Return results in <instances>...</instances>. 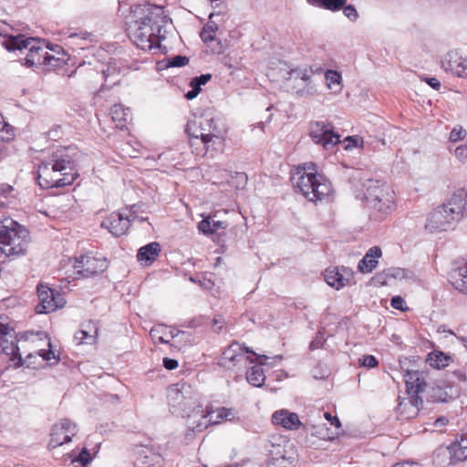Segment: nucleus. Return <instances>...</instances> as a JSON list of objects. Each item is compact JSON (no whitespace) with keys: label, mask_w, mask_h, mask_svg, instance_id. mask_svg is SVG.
Returning <instances> with one entry per match:
<instances>
[{"label":"nucleus","mask_w":467,"mask_h":467,"mask_svg":"<svg viewBox=\"0 0 467 467\" xmlns=\"http://www.w3.org/2000/svg\"><path fill=\"white\" fill-rule=\"evenodd\" d=\"M447 449L451 462L456 463L465 461L467 459V434L456 437Z\"/></svg>","instance_id":"25"},{"label":"nucleus","mask_w":467,"mask_h":467,"mask_svg":"<svg viewBox=\"0 0 467 467\" xmlns=\"http://www.w3.org/2000/svg\"><path fill=\"white\" fill-rule=\"evenodd\" d=\"M99 337L98 324L93 320L84 321L74 335L78 344H96Z\"/></svg>","instance_id":"21"},{"label":"nucleus","mask_w":467,"mask_h":467,"mask_svg":"<svg viewBox=\"0 0 467 467\" xmlns=\"http://www.w3.org/2000/svg\"><path fill=\"white\" fill-rule=\"evenodd\" d=\"M348 0H307V3L327 10L333 12L342 9L347 4Z\"/></svg>","instance_id":"33"},{"label":"nucleus","mask_w":467,"mask_h":467,"mask_svg":"<svg viewBox=\"0 0 467 467\" xmlns=\"http://www.w3.org/2000/svg\"><path fill=\"white\" fill-rule=\"evenodd\" d=\"M78 461L80 462L82 465H86L87 463H88L91 461L89 452L87 450H83L79 453Z\"/></svg>","instance_id":"54"},{"label":"nucleus","mask_w":467,"mask_h":467,"mask_svg":"<svg viewBox=\"0 0 467 467\" xmlns=\"http://www.w3.org/2000/svg\"><path fill=\"white\" fill-rule=\"evenodd\" d=\"M309 432H311L312 435L321 439V440H328L330 439V434H329V429L327 427H326L324 424L323 425H315V424H312V423H308V431Z\"/></svg>","instance_id":"37"},{"label":"nucleus","mask_w":467,"mask_h":467,"mask_svg":"<svg viewBox=\"0 0 467 467\" xmlns=\"http://www.w3.org/2000/svg\"><path fill=\"white\" fill-rule=\"evenodd\" d=\"M343 13L351 21H355L358 16L357 9L352 5H345V6L343 7Z\"/></svg>","instance_id":"48"},{"label":"nucleus","mask_w":467,"mask_h":467,"mask_svg":"<svg viewBox=\"0 0 467 467\" xmlns=\"http://www.w3.org/2000/svg\"><path fill=\"white\" fill-rule=\"evenodd\" d=\"M392 467H422L420 463L414 462H397Z\"/></svg>","instance_id":"58"},{"label":"nucleus","mask_w":467,"mask_h":467,"mask_svg":"<svg viewBox=\"0 0 467 467\" xmlns=\"http://www.w3.org/2000/svg\"><path fill=\"white\" fill-rule=\"evenodd\" d=\"M323 416L330 425L335 426L337 429L341 427V422L337 416H333L329 412H324Z\"/></svg>","instance_id":"51"},{"label":"nucleus","mask_w":467,"mask_h":467,"mask_svg":"<svg viewBox=\"0 0 467 467\" xmlns=\"http://www.w3.org/2000/svg\"><path fill=\"white\" fill-rule=\"evenodd\" d=\"M364 198L371 208L389 213L395 209V192L383 181L369 179L363 183Z\"/></svg>","instance_id":"6"},{"label":"nucleus","mask_w":467,"mask_h":467,"mask_svg":"<svg viewBox=\"0 0 467 467\" xmlns=\"http://www.w3.org/2000/svg\"><path fill=\"white\" fill-rule=\"evenodd\" d=\"M109 267L108 260L103 256H98L92 253L75 257L73 268L76 270V278H89L102 274Z\"/></svg>","instance_id":"8"},{"label":"nucleus","mask_w":467,"mask_h":467,"mask_svg":"<svg viewBox=\"0 0 467 467\" xmlns=\"http://www.w3.org/2000/svg\"><path fill=\"white\" fill-rule=\"evenodd\" d=\"M213 229H214V233L220 229H226L227 223L224 221H212Z\"/></svg>","instance_id":"57"},{"label":"nucleus","mask_w":467,"mask_h":467,"mask_svg":"<svg viewBox=\"0 0 467 467\" xmlns=\"http://www.w3.org/2000/svg\"><path fill=\"white\" fill-rule=\"evenodd\" d=\"M404 381L407 392L410 397H419V394L425 390L427 386L423 372L419 370H409L404 375Z\"/></svg>","instance_id":"20"},{"label":"nucleus","mask_w":467,"mask_h":467,"mask_svg":"<svg viewBox=\"0 0 467 467\" xmlns=\"http://www.w3.org/2000/svg\"><path fill=\"white\" fill-rule=\"evenodd\" d=\"M192 88V90L188 91L185 95V97L188 99H194L201 91V88H196L195 86H191Z\"/></svg>","instance_id":"59"},{"label":"nucleus","mask_w":467,"mask_h":467,"mask_svg":"<svg viewBox=\"0 0 467 467\" xmlns=\"http://www.w3.org/2000/svg\"><path fill=\"white\" fill-rule=\"evenodd\" d=\"M421 404L422 400L420 397L403 399L397 407V414L400 420L413 419L419 414Z\"/></svg>","instance_id":"22"},{"label":"nucleus","mask_w":467,"mask_h":467,"mask_svg":"<svg viewBox=\"0 0 467 467\" xmlns=\"http://www.w3.org/2000/svg\"><path fill=\"white\" fill-rule=\"evenodd\" d=\"M390 276L387 271L379 272L372 277V282L378 285H386Z\"/></svg>","instance_id":"43"},{"label":"nucleus","mask_w":467,"mask_h":467,"mask_svg":"<svg viewBox=\"0 0 467 467\" xmlns=\"http://www.w3.org/2000/svg\"><path fill=\"white\" fill-rule=\"evenodd\" d=\"M36 293L39 300V303L36 306L37 314L52 313L62 308L66 304L61 293L46 285L39 284L36 287Z\"/></svg>","instance_id":"9"},{"label":"nucleus","mask_w":467,"mask_h":467,"mask_svg":"<svg viewBox=\"0 0 467 467\" xmlns=\"http://www.w3.org/2000/svg\"><path fill=\"white\" fill-rule=\"evenodd\" d=\"M111 119L117 129L128 130L132 122V114L129 108L121 104H115L110 109Z\"/></svg>","instance_id":"26"},{"label":"nucleus","mask_w":467,"mask_h":467,"mask_svg":"<svg viewBox=\"0 0 467 467\" xmlns=\"http://www.w3.org/2000/svg\"><path fill=\"white\" fill-rule=\"evenodd\" d=\"M161 252V244L158 242H152L139 249L137 259L142 265L150 266L158 259Z\"/></svg>","instance_id":"27"},{"label":"nucleus","mask_w":467,"mask_h":467,"mask_svg":"<svg viewBox=\"0 0 467 467\" xmlns=\"http://www.w3.org/2000/svg\"><path fill=\"white\" fill-rule=\"evenodd\" d=\"M452 286L461 293L467 294V261L454 268L451 275Z\"/></svg>","instance_id":"29"},{"label":"nucleus","mask_w":467,"mask_h":467,"mask_svg":"<svg viewBox=\"0 0 467 467\" xmlns=\"http://www.w3.org/2000/svg\"><path fill=\"white\" fill-rule=\"evenodd\" d=\"M37 354L46 361H49L52 358H55V353L51 349H41L37 352Z\"/></svg>","instance_id":"55"},{"label":"nucleus","mask_w":467,"mask_h":467,"mask_svg":"<svg viewBox=\"0 0 467 467\" xmlns=\"http://www.w3.org/2000/svg\"><path fill=\"white\" fill-rule=\"evenodd\" d=\"M0 354L8 356L11 360L17 359L19 362L22 360L16 337L10 327L0 337Z\"/></svg>","instance_id":"19"},{"label":"nucleus","mask_w":467,"mask_h":467,"mask_svg":"<svg viewBox=\"0 0 467 467\" xmlns=\"http://www.w3.org/2000/svg\"><path fill=\"white\" fill-rule=\"evenodd\" d=\"M359 141L362 142V140L358 136H348L344 140L345 149L348 150L357 147Z\"/></svg>","instance_id":"50"},{"label":"nucleus","mask_w":467,"mask_h":467,"mask_svg":"<svg viewBox=\"0 0 467 467\" xmlns=\"http://www.w3.org/2000/svg\"><path fill=\"white\" fill-rule=\"evenodd\" d=\"M449 213L452 214L457 221L463 215L467 205V192L463 188L457 189L448 202L442 204Z\"/></svg>","instance_id":"17"},{"label":"nucleus","mask_w":467,"mask_h":467,"mask_svg":"<svg viewBox=\"0 0 467 467\" xmlns=\"http://www.w3.org/2000/svg\"><path fill=\"white\" fill-rule=\"evenodd\" d=\"M291 182L309 202L327 201L333 194L330 181L317 171L316 163L312 161L295 166L291 171Z\"/></svg>","instance_id":"2"},{"label":"nucleus","mask_w":467,"mask_h":467,"mask_svg":"<svg viewBox=\"0 0 467 467\" xmlns=\"http://www.w3.org/2000/svg\"><path fill=\"white\" fill-rule=\"evenodd\" d=\"M77 425L68 419H62L52 426L48 449H56L71 441L76 435Z\"/></svg>","instance_id":"10"},{"label":"nucleus","mask_w":467,"mask_h":467,"mask_svg":"<svg viewBox=\"0 0 467 467\" xmlns=\"http://www.w3.org/2000/svg\"><path fill=\"white\" fill-rule=\"evenodd\" d=\"M462 70L464 73L461 74V78H467V59L466 58H463Z\"/></svg>","instance_id":"61"},{"label":"nucleus","mask_w":467,"mask_h":467,"mask_svg":"<svg viewBox=\"0 0 467 467\" xmlns=\"http://www.w3.org/2000/svg\"><path fill=\"white\" fill-rule=\"evenodd\" d=\"M358 365L368 368H374L379 366L378 359L372 355H364L358 358Z\"/></svg>","instance_id":"42"},{"label":"nucleus","mask_w":467,"mask_h":467,"mask_svg":"<svg viewBox=\"0 0 467 467\" xmlns=\"http://www.w3.org/2000/svg\"><path fill=\"white\" fill-rule=\"evenodd\" d=\"M382 256V250L379 246H372L368 250L364 257L358 262V270L362 274H368L375 270L379 259Z\"/></svg>","instance_id":"23"},{"label":"nucleus","mask_w":467,"mask_h":467,"mask_svg":"<svg viewBox=\"0 0 467 467\" xmlns=\"http://www.w3.org/2000/svg\"><path fill=\"white\" fill-rule=\"evenodd\" d=\"M12 191H13V187L10 186V185H6V186L2 187L0 189V193L3 194V195H5V194L9 193Z\"/></svg>","instance_id":"62"},{"label":"nucleus","mask_w":467,"mask_h":467,"mask_svg":"<svg viewBox=\"0 0 467 467\" xmlns=\"http://www.w3.org/2000/svg\"><path fill=\"white\" fill-rule=\"evenodd\" d=\"M248 177L244 172L229 171L227 183L236 190L244 189L247 184Z\"/></svg>","instance_id":"34"},{"label":"nucleus","mask_w":467,"mask_h":467,"mask_svg":"<svg viewBox=\"0 0 467 467\" xmlns=\"http://www.w3.org/2000/svg\"><path fill=\"white\" fill-rule=\"evenodd\" d=\"M463 58L456 51H450L444 55L441 61V67L454 76L460 77L464 73L462 68Z\"/></svg>","instance_id":"28"},{"label":"nucleus","mask_w":467,"mask_h":467,"mask_svg":"<svg viewBox=\"0 0 467 467\" xmlns=\"http://www.w3.org/2000/svg\"><path fill=\"white\" fill-rule=\"evenodd\" d=\"M451 357L441 351L434 350L428 355L427 362L434 368L441 369L449 366Z\"/></svg>","instance_id":"30"},{"label":"nucleus","mask_w":467,"mask_h":467,"mask_svg":"<svg viewBox=\"0 0 467 467\" xmlns=\"http://www.w3.org/2000/svg\"><path fill=\"white\" fill-rule=\"evenodd\" d=\"M332 129L333 127L330 123L317 121L311 124L310 136L316 143H318V141H321L323 137Z\"/></svg>","instance_id":"31"},{"label":"nucleus","mask_w":467,"mask_h":467,"mask_svg":"<svg viewBox=\"0 0 467 467\" xmlns=\"http://www.w3.org/2000/svg\"><path fill=\"white\" fill-rule=\"evenodd\" d=\"M198 230L200 233L205 234V235H211L214 234V229H213L212 226V221L211 217L203 218L199 223H198Z\"/></svg>","instance_id":"41"},{"label":"nucleus","mask_w":467,"mask_h":467,"mask_svg":"<svg viewBox=\"0 0 467 467\" xmlns=\"http://www.w3.org/2000/svg\"><path fill=\"white\" fill-rule=\"evenodd\" d=\"M390 305L393 308L400 311H406L408 309L405 300L400 296H393Z\"/></svg>","instance_id":"45"},{"label":"nucleus","mask_w":467,"mask_h":467,"mask_svg":"<svg viewBox=\"0 0 467 467\" xmlns=\"http://www.w3.org/2000/svg\"><path fill=\"white\" fill-rule=\"evenodd\" d=\"M274 425L280 426L287 431H296L302 428L308 431V423H302L299 416L296 412L282 409L275 411L272 415Z\"/></svg>","instance_id":"16"},{"label":"nucleus","mask_w":467,"mask_h":467,"mask_svg":"<svg viewBox=\"0 0 467 467\" xmlns=\"http://www.w3.org/2000/svg\"><path fill=\"white\" fill-rule=\"evenodd\" d=\"M431 399L434 401H446L447 394L441 388L433 389Z\"/></svg>","instance_id":"49"},{"label":"nucleus","mask_w":467,"mask_h":467,"mask_svg":"<svg viewBox=\"0 0 467 467\" xmlns=\"http://www.w3.org/2000/svg\"><path fill=\"white\" fill-rule=\"evenodd\" d=\"M213 120L211 119H193L187 123L185 131L190 139V145L193 140H202L207 138L209 130H213L212 125Z\"/></svg>","instance_id":"18"},{"label":"nucleus","mask_w":467,"mask_h":467,"mask_svg":"<svg viewBox=\"0 0 467 467\" xmlns=\"http://www.w3.org/2000/svg\"><path fill=\"white\" fill-rule=\"evenodd\" d=\"M207 138L202 140H193L192 142V152L196 156H205L210 154L212 157L222 151L224 148V138L214 132V130H209Z\"/></svg>","instance_id":"11"},{"label":"nucleus","mask_w":467,"mask_h":467,"mask_svg":"<svg viewBox=\"0 0 467 467\" xmlns=\"http://www.w3.org/2000/svg\"><path fill=\"white\" fill-rule=\"evenodd\" d=\"M224 319L222 317H214L212 321V327L216 333L221 332L223 327Z\"/></svg>","instance_id":"53"},{"label":"nucleus","mask_w":467,"mask_h":467,"mask_svg":"<svg viewBox=\"0 0 467 467\" xmlns=\"http://www.w3.org/2000/svg\"><path fill=\"white\" fill-rule=\"evenodd\" d=\"M456 221L455 217L441 205L431 213L426 222V228L431 232L446 231Z\"/></svg>","instance_id":"14"},{"label":"nucleus","mask_w":467,"mask_h":467,"mask_svg":"<svg viewBox=\"0 0 467 467\" xmlns=\"http://www.w3.org/2000/svg\"><path fill=\"white\" fill-rule=\"evenodd\" d=\"M9 327L6 325V324H4L3 322L0 321V337H2V335L4 334V332L6 331V329L8 328Z\"/></svg>","instance_id":"63"},{"label":"nucleus","mask_w":467,"mask_h":467,"mask_svg":"<svg viewBox=\"0 0 467 467\" xmlns=\"http://www.w3.org/2000/svg\"><path fill=\"white\" fill-rule=\"evenodd\" d=\"M171 400L172 406L177 407L182 416L191 417L192 415L203 412L200 402V393L188 383L177 385L171 391Z\"/></svg>","instance_id":"7"},{"label":"nucleus","mask_w":467,"mask_h":467,"mask_svg":"<svg viewBox=\"0 0 467 467\" xmlns=\"http://www.w3.org/2000/svg\"><path fill=\"white\" fill-rule=\"evenodd\" d=\"M189 63V58L184 56H175L169 61L171 67H183Z\"/></svg>","instance_id":"46"},{"label":"nucleus","mask_w":467,"mask_h":467,"mask_svg":"<svg viewBox=\"0 0 467 467\" xmlns=\"http://www.w3.org/2000/svg\"><path fill=\"white\" fill-rule=\"evenodd\" d=\"M218 26L214 22H208L202 28L200 36L204 43H210L215 39Z\"/></svg>","instance_id":"35"},{"label":"nucleus","mask_w":467,"mask_h":467,"mask_svg":"<svg viewBox=\"0 0 467 467\" xmlns=\"http://www.w3.org/2000/svg\"><path fill=\"white\" fill-rule=\"evenodd\" d=\"M454 155L462 163L467 162V145L462 144L458 146L454 150Z\"/></svg>","instance_id":"44"},{"label":"nucleus","mask_w":467,"mask_h":467,"mask_svg":"<svg viewBox=\"0 0 467 467\" xmlns=\"http://www.w3.org/2000/svg\"><path fill=\"white\" fill-rule=\"evenodd\" d=\"M267 359V356L259 355L244 343L234 340L222 352L218 365L225 369L241 371L249 364L265 365Z\"/></svg>","instance_id":"5"},{"label":"nucleus","mask_w":467,"mask_h":467,"mask_svg":"<svg viewBox=\"0 0 467 467\" xmlns=\"http://www.w3.org/2000/svg\"><path fill=\"white\" fill-rule=\"evenodd\" d=\"M163 366L168 370H173L179 367V362L173 358H163Z\"/></svg>","instance_id":"52"},{"label":"nucleus","mask_w":467,"mask_h":467,"mask_svg":"<svg viewBox=\"0 0 467 467\" xmlns=\"http://www.w3.org/2000/svg\"><path fill=\"white\" fill-rule=\"evenodd\" d=\"M164 11L162 7L149 3L134 5L127 17V34L140 49L150 51L159 47L160 22Z\"/></svg>","instance_id":"1"},{"label":"nucleus","mask_w":467,"mask_h":467,"mask_svg":"<svg viewBox=\"0 0 467 467\" xmlns=\"http://www.w3.org/2000/svg\"><path fill=\"white\" fill-rule=\"evenodd\" d=\"M247 381L254 387H261L265 380L264 369L260 366H253L246 372Z\"/></svg>","instance_id":"32"},{"label":"nucleus","mask_w":467,"mask_h":467,"mask_svg":"<svg viewBox=\"0 0 467 467\" xmlns=\"http://www.w3.org/2000/svg\"><path fill=\"white\" fill-rule=\"evenodd\" d=\"M324 278L329 286L339 290L350 284V280L353 279V271L345 266H330L325 270Z\"/></svg>","instance_id":"15"},{"label":"nucleus","mask_w":467,"mask_h":467,"mask_svg":"<svg viewBox=\"0 0 467 467\" xmlns=\"http://www.w3.org/2000/svg\"><path fill=\"white\" fill-rule=\"evenodd\" d=\"M448 422H449V420L446 417H440L435 420L434 426L435 427H444L448 424Z\"/></svg>","instance_id":"60"},{"label":"nucleus","mask_w":467,"mask_h":467,"mask_svg":"<svg viewBox=\"0 0 467 467\" xmlns=\"http://www.w3.org/2000/svg\"><path fill=\"white\" fill-rule=\"evenodd\" d=\"M77 178L75 163L68 155L54 154L51 161L38 168V184L45 189L71 185Z\"/></svg>","instance_id":"3"},{"label":"nucleus","mask_w":467,"mask_h":467,"mask_svg":"<svg viewBox=\"0 0 467 467\" xmlns=\"http://www.w3.org/2000/svg\"><path fill=\"white\" fill-rule=\"evenodd\" d=\"M325 78L328 88H332L334 85L339 86L341 83V75L335 70H327Z\"/></svg>","instance_id":"40"},{"label":"nucleus","mask_w":467,"mask_h":467,"mask_svg":"<svg viewBox=\"0 0 467 467\" xmlns=\"http://www.w3.org/2000/svg\"><path fill=\"white\" fill-rule=\"evenodd\" d=\"M211 74L201 75L200 77L192 78L190 85L201 88V86L205 85L211 79Z\"/></svg>","instance_id":"47"},{"label":"nucleus","mask_w":467,"mask_h":467,"mask_svg":"<svg viewBox=\"0 0 467 467\" xmlns=\"http://www.w3.org/2000/svg\"><path fill=\"white\" fill-rule=\"evenodd\" d=\"M15 138L14 128L5 121L3 115L0 113V140L11 141Z\"/></svg>","instance_id":"36"},{"label":"nucleus","mask_w":467,"mask_h":467,"mask_svg":"<svg viewBox=\"0 0 467 467\" xmlns=\"http://www.w3.org/2000/svg\"><path fill=\"white\" fill-rule=\"evenodd\" d=\"M5 46L8 50H27L24 58V65L27 67L44 65L48 67V68H57L65 64L63 59L57 58L53 55L48 54L40 42L35 38H25L21 35L9 36L5 40Z\"/></svg>","instance_id":"4"},{"label":"nucleus","mask_w":467,"mask_h":467,"mask_svg":"<svg viewBox=\"0 0 467 467\" xmlns=\"http://www.w3.org/2000/svg\"><path fill=\"white\" fill-rule=\"evenodd\" d=\"M340 142V136L333 131V129L326 134L321 141L317 144H321L325 149L329 150L335 145Z\"/></svg>","instance_id":"38"},{"label":"nucleus","mask_w":467,"mask_h":467,"mask_svg":"<svg viewBox=\"0 0 467 467\" xmlns=\"http://www.w3.org/2000/svg\"><path fill=\"white\" fill-rule=\"evenodd\" d=\"M202 419L206 420L203 424H198L194 429L201 431L208 427L209 424H219L223 420H231L234 417L233 409L225 407H215L211 404L206 406L205 410L201 413Z\"/></svg>","instance_id":"13"},{"label":"nucleus","mask_w":467,"mask_h":467,"mask_svg":"<svg viewBox=\"0 0 467 467\" xmlns=\"http://www.w3.org/2000/svg\"><path fill=\"white\" fill-rule=\"evenodd\" d=\"M466 136L467 131L463 129V127L461 125H457L453 127L452 130H451L449 135V140L451 142L455 143L465 140Z\"/></svg>","instance_id":"39"},{"label":"nucleus","mask_w":467,"mask_h":467,"mask_svg":"<svg viewBox=\"0 0 467 467\" xmlns=\"http://www.w3.org/2000/svg\"><path fill=\"white\" fill-rule=\"evenodd\" d=\"M460 340L467 347V337H461Z\"/></svg>","instance_id":"64"},{"label":"nucleus","mask_w":467,"mask_h":467,"mask_svg":"<svg viewBox=\"0 0 467 467\" xmlns=\"http://www.w3.org/2000/svg\"><path fill=\"white\" fill-rule=\"evenodd\" d=\"M423 80L435 90H439L441 88V83L436 78H424Z\"/></svg>","instance_id":"56"},{"label":"nucleus","mask_w":467,"mask_h":467,"mask_svg":"<svg viewBox=\"0 0 467 467\" xmlns=\"http://www.w3.org/2000/svg\"><path fill=\"white\" fill-rule=\"evenodd\" d=\"M180 333L181 331L174 327L163 324L154 326L150 331V335L154 344H170L171 339Z\"/></svg>","instance_id":"24"},{"label":"nucleus","mask_w":467,"mask_h":467,"mask_svg":"<svg viewBox=\"0 0 467 467\" xmlns=\"http://www.w3.org/2000/svg\"><path fill=\"white\" fill-rule=\"evenodd\" d=\"M131 219L125 212H113L106 217L102 223L101 227L107 229L114 236L124 235L130 226Z\"/></svg>","instance_id":"12"}]
</instances>
